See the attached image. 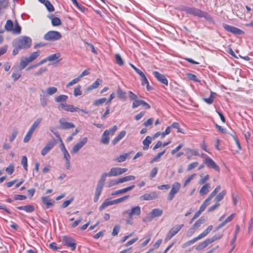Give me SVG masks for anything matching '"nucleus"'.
I'll return each mask as SVG.
<instances>
[{"label": "nucleus", "mask_w": 253, "mask_h": 253, "mask_svg": "<svg viewBox=\"0 0 253 253\" xmlns=\"http://www.w3.org/2000/svg\"><path fill=\"white\" fill-rule=\"evenodd\" d=\"M109 131L108 130H105L102 135V138L101 139V143L104 144H107L109 142Z\"/></svg>", "instance_id": "26"}, {"label": "nucleus", "mask_w": 253, "mask_h": 253, "mask_svg": "<svg viewBox=\"0 0 253 253\" xmlns=\"http://www.w3.org/2000/svg\"><path fill=\"white\" fill-rule=\"evenodd\" d=\"M223 27L225 30L235 35H242L244 34V32L242 30L234 26L223 24Z\"/></svg>", "instance_id": "12"}, {"label": "nucleus", "mask_w": 253, "mask_h": 253, "mask_svg": "<svg viewBox=\"0 0 253 253\" xmlns=\"http://www.w3.org/2000/svg\"><path fill=\"white\" fill-rule=\"evenodd\" d=\"M44 4L48 11L52 12L54 11V7L49 1L46 0L44 3Z\"/></svg>", "instance_id": "51"}, {"label": "nucleus", "mask_w": 253, "mask_h": 253, "mask_svg": "<svg viewBox=\"0 0 253 253\" xmlns=\"http://www.w3.org/2000/svg\"><path fill=\"white\" fill-rule=\"evenodd\" d=\"M33 133L34 132L30 131V130H28V131L27 132V134L25 136L24 139H23V141L24 143H27L30 141L31 137L32 136Z\"/></svg>", "instance_id": "49"}, {"label": "nucleus", "mask_w": 253, "mask_h": 253, "mask_svg": "<svg viewBox=\"0 0 253 253\" xmlns=\"http://www.w3.org/2000/svg\"><path fill=\"white\" fill-rule=\"evenodd\" d=\"M51 23L54 26H59L61 24L60 19L58 17H53L51 19Z\"/></svg>", "instance_id": "55"}, {"label": "nucleus", "mask_w": 253, "mask_h": 253, "mask_svg": "<svg viewBox=\"0 0 253 253\" xmlns=\"http://www.w3.org/2000/svg\"><path fill=\"white\" fill-rule=\"evenodd\" d=\"M126 132L125 131H122L118 136H117L112 141V144L115 145L121 140L126 135Z\"/></svg>", "instance_id": "35"}, {"label": "nucleus", "mask_w": 253, "mask_h": 253, "mask_svg": "<svg viewBox=\"0 0 253 253\" xmlns=\"http://www.w3.org/2000/svg\"><path fill=\"white\" fill-rule=\"evenodd\" d=\"M4 28L7 31L12 32L14 34H19L21 31V28L17 22H16L15 27L13 28V23L11 20L6 21Z\"/></svg>", "instance_id": "4"}, {"label": "nucleus", "mask_w": 253, "mask_h": 253, "mask_svg": "<svg viewBox=\"0 0 253 253\" xmlns=\"http://www.w3.org/2000/svg\"><path fill=\"white\" fill-rule=\"evenodd\" d=\"M196 173H193L192 175H191L190 176H189L187 179L185 181L183 186L186 187L191 181V180L194 178V177L195 176Z\"/></svg>", "instance_id": "62"}, {"label": "nucleus", "mask_w": 253, "mask_h": 253, "mask_svg": "<svg viewBox=\"0 0 253 253\" xmlns=\"http://www.w3.org/2000/svg\"><path fill=\"white\" fill-rule=\"evenodd\" d=\"M40 54L41 51L39 50L33 52L30 55V56L28 57H27L29 59V61L32 62V61H34L36 58H37L39 56Z\"/></svg>", "instance_id": "40"}, {"label": "nucleus", "mask_w": 253, "mask_h": 253, "mask_svg": "<svg viewBox=\"0 0 253 253\" xmlns=\"http://www.w3.org/2000/svg\"><path fill=\"white\" fill-rule=\"evenodd\" d=\"M32 43V39L27 36H22L15 39L12 42V46H16L17 47L22 49L29 48Z\"/></svg>", "instance_id": "2"}, {"label": "nucleus", "mask_w": 253, "mask_h": 253, "mask_svg": "<svg viewBox=\"0 0 253 253\" xmlns=\"http://www.w3.org/2000/svg\"><path fill=\"white\" fill-rule=\"evenodd\" d=\"M87 137H84L81 140L78 142L73 147L72 150L70 151L71 153L72 154H77L87 143Z\"/></svg>", "instance_id": "7"}, {"label": "nucleus", "mask_w": 253, "mask_h": 253, "mask_svg": "<svg viewBox=\"0 0 253 253\" xmlns=\"http://www.w3.org/2000/svg\"><path fill=\"white\" fill-rule=\"evenodd\" d=\"M226 193V191L225 190L222 191L218 194H217V195L216 196V197L215 198V201L217 203H218L219 202L221 201L223 199Z\"/></svg>", "instance_id": "44"}, {"label": "nucleus", "mask_w": 253, "mask_h": 253, "mask_svg": "<svg viewBox=\"0 0 253 253\" xmlns=\"http://www.w3.org/2000/svg\"><path fill=\"white\" fill-rule=\"evenodd\" d=\"M61 34L55 31H50L46 33L44 36V40L49 41H57L61 39Z\"/></svg>", "instance_id": "5"}, {"label": "nucleus", "mask_w": 253, "mask_h": 253, "mask_svg": "<svg viewBox=\"0 0 253 253\" xmlns=\"http://www.w3.org/2000/svg\"><path fill=\"white\" fill-rule=\"evenodd\" d=\"M103 187V186L97 184L93 199L94 202H97L98 201L99 197L102 193Z\"/></svg>", "instance_id": "17"}, {"label": "nucleus", "mask_w": 253, "mask_h": 253, "mask_svg": "<svg viewBox=\"0 0 253 253\" xmlns=\"http://www.w3.org/2000/svg\"><path fill=\"white\" fill-rule=\"evenodd\" d=\"M57 92V88L55 87H49L46 89V93L47 95H52Z\"/></svg>", "instance_id": "42"}, {"label": "nucleus", "mask_w": 253, "mask_h": 253, "mask_svg": "<svg viewBox=\"0 0 253 253\" xmlns=\"http://www.w3.org/2000/svg\"><path fill=\"white\" fill-rule=\"evenodd\" d=\"M212 229V225H210L202 233L196 237L197 240H200L207 236Z\"/></svg>", "instance_id": "24"}, {"label": "nucleus", "mask_w": 253, "mask_h": 253, "mask_svg": "<svg viewBox=\"0 0 253 253\" xmlns=\"http://www.w3.org/2000/svg\"><path fill=\"white\" fill-rule=\"evenodd\" d=\"M68 97L66 95H60L56 96L54 100L56 102L59 103V107H60V104H65L66 103V101L67 100Z\"/></svg>", "instance_id": "19"}, {"label": "nucleus", "mask_w": 253, "mask_h": 253, "mask_svg": "<svg viewBox=\"0 0 253 253\" xmlns=\"http://www.w3.org/2000/svg\"><path fill=\"white\" fill-rule=\"evenodd\" d=\"M30 62V61H29V59L27 57H26L23 59H21L20 63V69L22 70L24 69Z\"/></svg>", "instance_id": "43"}, {"label": "nucleus", "mask_w": 253, "mask_h": 253, "mask_svg": "<svg viewBox=\"0 0 253 253\" xmlns=\"http://www.w3.org/2000/svg\"><path fill=\"white\" fill-rule=\"evenodd\" d=\"M211 244L210 241L208 239L204 241V242L200 243L196 248V250L200 251L206 247H207L209 244Z\"/></svg>", "instance_id": "37"}, {"label": "nucleus", "mask_w": 253, "mask_h": 253, "mask_svg": "<svg viewBox=\"0 0 253 253\" xmlns=\"http://www.w3.org/2000/svg\"><path fill=\"white\" fill-rule=\"evenodd\" d=\"M153 75L155 76V77L157 79L158 81H159L161 83L165 84L168 85V81L165 75L160 74L158 71H154L153 72Z\"/></svg>", "instance_id": "16"}, {"label": "nucleus", "mask_w": 253, "mask_h": 253, "mask_svg": "<svg viewBox=\"0 0 253 253\" xmlns=\"http://www.w3.org/2000/svg\"><path fill=\"white\" fill-rule=\"evenodd\" d=\"M141 212V208L139 206H136L132 207L130 210L123 211L122 214L124 216L127 215V218L126 219V224L132 225L133 224V217L135 216H139Z\"/></svg>", "instance_id": "1"}, {"label": "nucleus", "mask_w": 253, "mask_h": 253, "mask_svg": "<svg viewBox=\"0 0 253 253\" xmlns=\"http://www.w3.org/2000/svg\"><path fill=\"white\" fill-rule=\"evenodd\" d=\"M60 128L63 129H68L74 128L75 125L73 123L66 122L64 118L59 120Z\"/></svg>", "instance_id": "14"}, {"label": "nucleus", "mask_w": 253, "mask_h": 253, "mask_svg": "<svg viewBox=\"0 0 253 253\" xmlns=\"http://www.w3.org/2000/svg\"><path fill=\"white\" fill-rule=\"evenodd\" d=\"M106 100L107 99H106V98H100V99L95 100L93 102V105H94V106H99L100 105H102L104 102H105Z\"/></svg>", "instance_id": "47"}, {"label": "nucleus", "mask_w": 253, "mask_h": 253, "mask_svg": "<svg viewBox=\"0 0 253 253\" xmlns=\"http://www.w3.org/2000/svg\"><path fill=\"white\" fill-rule=\"evenodd\" d=\"M21 76V73L20 71L15 70L11 75L13 81H17Z\"/></svg>", "instance_id": "41"}, {"label": "nucleus", "mask_w": 253, "mask_h": 253, "mask_svg": "<svg viewBox=\"0 0 253 253\" xmlns=\"http://www.w3.org/2000/svg\"><path fill=\"white\" fill-rule=\"evenodd\" d=\"M81 86L80 85H78L77 87L74 88V95L76 97L81 95L82 94V92L81 90Z\"/></svg>", "instance_id": "53"}, {"label": "nucleus", "mask_w": 253, "mask_h": 253, "mask_svg": "<svg viewBox=\"0 0 253 253\" xmlns=\"http://www.w3.org/2000/svg\"><path fill=\"white\" fill-rule=\"evenodd\" d=\"M117 95L119 98L125 101L126 99V93L123 91L120 87L117 89Z\"/></svg>", "instance_id": "36"}, {"label": "nucleus", "mask_w": 253, "mask_h": 253, "mask_svg": "<svg viewBox=\"0 0 253 253\" xmlns=\"http://www.w3.org/2000/svg\"><path fill=\"white\" fill-rule=\"evenodd\" d=\"M128 97L131 100L133 101L132 105L133 109L136 108L139 106L141 105L142 100L138 99L137 96L133 93L131 91L128 92Z\"/></svg>", "instance_id": "9"}, {"label": "nucleus", "mask_w": 253, "mask_h": 253, "mask_svg": "<svg viewBox=\"0 0 253 253\" xmlns=\"http://www.w3.org/2000/svg\"><path fill=\"white\" fill-rule=\"evenodd\" d=\"M153 218L154 217H153L151 213H150L142 219V221L144 222H151Z\"/></svg>", "instance_id": "64"}, {"label": "nucleus", "mask_w": 253, "mask_h": 253, "mask_svg": "<svg viewBox=\"0 0 253 253\" xmlns=\"http://www.w3.org/2000/svg\"><path fill=\"white\" fill-rule=\"evenodd\" d=\"M198 240H197L196 237H195L193 239H192L191 240H189V241L184 243V244H183L182 245V248H185L187 247H188V246H190V245L195 243Z\"/></svg>", "instance_id": "50"}, {"label": "nucleus", "mask_w": 253, "mask_h": 253, "mask_svg": "<svg viewBox=\"0 0 253 253\" xmlns=\"http://www.w3.org/2000/svg\"><path fill=\"white\" fill-rule=\"evenodd\" d=\"M101 80L100 79H97L92 84H91L90 85L88 86L87 87L86 90L89 91L93 89L96 88L99 86V85L101 84Z\"/></svg>", "instance_id": "29"}, {"label": "nucleus", "mask_w": 253, "mask_h": 253, "mask_svg": "<svg viewBox=\"0 0 253 253\" xmlns=\"http://www.w3.org/2000/svg\"><path fill=\"white\" fill-rule=\"evenodd\" d=\"M141 83H142V85H146L147 89H148L149 83H148V80L146 78V77L145 76V75H144L142 77H141Z\"/></svg>", "instance_id": "61"}, {"label": "nucleus", "mask_w": 253, "mask_h": 253, "mask_svg": "<svg viewBox=\"0 0 253 253\" xmlns=\"http://www.w3.org/2000/svg\"><path fill=\"white\" fill-rule=\"evenodd\" d=\"M62 244L64 246L70 248L72 251L75 250L76 248V244L75 240L68 236H64L63 237Z\"/></svg>", "instance_id": "8"}, {"label": "nucleus", "mask_w": 253, "mask_h": 253, "mask_svg": "<svg viewBox=\"0 0 253 253\" xmlns=\"http://www.w3.org/2000/svg\"><path fill=\"white\" fill-rule=\"evenodd\" d=\"M8 0H0V9L5 8L8 5Z\"/></svg>", "instance_id": "63"}, {"label": "nucleus", "mask_w": 253, "mask_h": 253, "mask_svg": "<svg viewBox=\"0 0 253 253\" xmlns=\"http://www.w3.org/2000/svg\"><path fill=\"white\" fill-rule=\"evenodd\" d=\"M40 100L41 105L42 107L44 108L47 105V99L45 97L41 95Z\"/></svg>", "instance_id": "54"}, {"label": "nucleus", "mask_w": 253, "mask_h": 253, "mask_svg": "<svg viewBox=\"0 0 253 253\" xmlns=\"http://www.w3.org/2000/svg\"><path fill=\"white\" fill-rule=\"evenodd\" d=\"M221 187L220 186H217L214 190L210 194L208 198L211 200L213 197L217 194V193L220 190Z\"/></svg>", "instance_id": "52"}, {"label": "nucleus", "mask_w": 253, "mask_h": 253, "mask_svg": "<svg viewBox=\"0 0 253 253\" xmlns=\"http://www.w3.org/2000/svg\"><path fill=\"white\" fill-rule=\"evenodd\" d=\"M214 94V92H211V96L209 98H204L203 100L205 102H206L208 104H211L212 103L213 101V99L212 98V94Z\"/></svg>", "instance_id": "59"}, {"label": "nucleus", "mask_w": 253, "mask_h": 253, "mask_svg": "<svg viewBox=\"0 0 253 253\" xmlns=\"http://www.w3.org/2000/svg\"><path fill=\"white\" fill-rule=\"evenodd\" d=\"M118 184L119 183L118 179L111 180L107 182L106 186L108 187H111Z\"/></svg>", "instance_id": "57"}, {"label": "nucleus", "mask_w": 253, "mask_h": 253, "mask_svg": "<svg viewBox=\"0 0 253 253\" xmlns=\"http://www.w3.org/2000/svg\"><path fill=\"white\" fill-rule=\"evenodd\" d=\"M181 184L178 182H175L171 187L170 192L168 196V200L171 201L174 198L175 194L179 191Z\"/></svg>", "instance_id": "6"}, {"label": "nucleus", "mask_w": 253, "mask_h": 253, "mask_svg": "<svg viewBox=\"0 0 253 253\" xmlns=\"http://www.w3.org/2000/svg\"><path fill=\"white\" fill-rule=\"evenodd\" d=\"M183 226V224H180L175 228H172L169 232L172 234V235L174 236L179 231H180Z\"/></svg>", "instance_id": "45"}, {"label": "nucleus", "mask_w": 253, "mask_h": 253, "mask_svg": "<svg viewBox=\"0 0 253 253\" xmlns=\"http://www.w3.org/2000/svg\"><path fill=\"white\" fill-rule=\"evenodd\" d=\"M21 164L22 165L24 169L26 170H27V159L25 156L22 157Z\"/></svg>", "instance_id": "60"}, {"label": "nucleus", "mask_w": 253, "mask_h": 253, "mask_svg": "<svg viewBox=\"0 0 253 253\" xmlns=\"http://www.w3.org/2000/svg\"><path fill=\"white\" fill-rule=\"evenodd\" d=\"M158 198V193L157 192L153 191L149 193H145L140 197L141 200H152Z\"/></svg>", "instance_id": "13"}, {"label": "nucleus", "mask_w": 253, "mask_h": 253, "mask_svg": "<svg viewBox=\"0 0 253 253\" xmlns=\"http://www.w3.org/2000/svg\"><path fill=\"white\" fill-rule=\"evenodd\" d=\"M211 200L208 197L201 205L198 212L201 214L203 211H204L206 207L210 204Z\"/></svg>", "instance_id": "34"}, {"label": "nucleus", "mask_w": 253, "mask_h": 253, "mask_svg": "<svg viewBox=\"0 0 253 253\" xmlns=\"http://www.w3.org/2000/svg\"><path fill=\"white\" fill-rule=\"evenodd\" d=\"M163 212V210L159 208L154 209L150 212L154 218L161 216Z\"/></svg>", "instance_id": "30"}, {"label": "nucleus", "mask_w": 253, "mask_h": 253, "mask_svg": "<svg viewBox=\"0 0 253 253\" xmlns=\"http://www.w3.org/2000/svg\"><path fill=\"white\" fill-rule=\"evenodd\" d=\"M114 201L113 200L109 201L108 200H106L99 207V209L100 211H102L106 207H108L109 206L114 205Z\"/></svg>", "instance_id": "38"}, {"label": "nucleus", "mask_w": 253, "mask_h": 253, "mask_svg": "<svg viewBox=\"0 0 253 253\" xmlns=\"http://www.w3.org/2000/svg\"><path fill=\"white\" fill-rule=\"evenodd\" d=\"M115 61L116 63L120 66L124 65V61L119 54H116L115 55Z\"/></svg>", "instance_id": "48"}, {"label": "nucleus", "mask_w": 253, "mask_h": 253, "mask_svg": "<svg viewBox=\"0 0 253 253\" xmlns=\"http://www.w3.org/2000/svg\"><path fill=\"white\" fill-rule=\"evenodd\" d=\"M55 140L50 141L47 142L45 146L41 151V154L42 156L46 155L55 145Z\"/></svg>", "instance_id": "11"}, {"label": "nucleus", "mask_w": 253, "mask_h": 253, "mask_svg": "<svg viewBox=\"0 0 253 253\" xmlns=\"http://www.w3.org/2000/svg\"><path fill=\"white\" fill-rule=\"evenodd\" d=\"M19 210H24L27 212H32L34 211V208L31 205H26L25 206H19L16 208Z\"/></svg>", "instance_id": "31"}, {"label": "nucleus", "mask_w": 253, "mask_h": 253, "mask_svg": "<svg viewBox=\"0 0 253 253\" xmlns=\"http://www.w3.org/2000/svg\"><path fill=\"white\" fill-rule=\"evenodd\" d=\"M135 178L133 175H128L118 179L119 183H122L126 181L133 180Z\"/></svg>", "instance_id": "39"}, {"label": "nucleus", "mask_w": 253, "mask_h": 253, "mask_svg": "<svg viewBox=\"0 0 253 253\" xmlns=\"http://www.w3.org/2000/svg\"><path fill=\"white\" fill-rule=\"evenodd\" d=\"M42 202L46 206L47 209L49 208L54 203V201L49 198L48 197H42Z\"/></svg>", "instance_id": "21"}, {"label": "nucleus", "mask_w": 253, "mask_h": 253, "mask_svg": "<svg viewBox=\"0 0 253 253\" xmlns=\"http://www.w3.org/2000/svg\"><path fill=\"white\" fill-rule=\"evenodd\" d=\"M206 221V219L204 217H201L193 225L192 227L196 230L202 224L204 223Z\"/></svg>", "instance_id": "27"}, {"label": "nucleus", "mask_w": 253, "mask_h": 253, "mask_svg": "<svg viewBox=\"0 0 253 253\" xmlns=\"http://www.w3.org/2000/svg\"><path fill=\"white\" fill-rule=\"evenodd\" d=\"M212 229V225H210L202 233L196 237L197 240H200L207 236Z\"/></svg>", "instance_id": "23"}, {"label": "nucleus", "mask_w": 253, "mask_h": 253, "mask_svg": "<svg viewBox=\"0 0 253 253\" xmlns=\"http://www.w3.org/2000/svg\"><path fill=\"white\" fill-rule=\"evenodd\" d=\"M129 153H125L124 154L121 155L116 159V160L118 162H123L126 161V158L129 156Z\"/></svg>", "instance_id": "46"}, {"label": "nucleus", "mask_w": 253, "mask_h": 253, "mask_svg": "<svg viewBox=\"0 0 253 253\" xmlns=\"http://www.w3.org/2000/svg\"><path fill=\"white\" fill-rule=\"evenodd\" d=\"M212 229V225H210L202 233L196 237L197 240H200L207 236Z\"/></svg>", "instance_id": "22"}, {"label": "nucleus", "mask_w": 253, "mask_h": 253, "mask_svg": "<svg viewBox=\"0 0 253 253\" xmlns=\"http://www.w3.org/2000/svg\"><path fill=\"white\" fill-rule=\"evenodd\" d=\"M152 140V138L150 136H147L145 139L143 141V147L144 150L148 149L149 145L151 144Z\"/></svg>", "instance_id": "28"}, {"label": "nucleus", "mask_w": 253, "mask_h": 253, "mask_svg": "<svg viewBox=\"0 0 253 253\" xmlns=\"http://www.w3.org/2000/svg\"><path fill=\"white\" fill-rule=\"evenodd\" d=\"M42 121V119L41 118L37 119L32 125L29 130L34 132L37 129V128L38 127L39 125L41 123Z\"/></svg>", "instance_id": "33"}, {"label": "nucleus", "mask_w": 253, "mask_h": 253, "mask_svg": "<svg viewBox=\"0 0 253 253\" xmlns=\"http://www.w3.org/2000/svg\"><path fill=\"white\" fill-rule=\"evenodd\" d=\"M187 152V159H190L193 156H199V150L198 149H192L189 148L184 149Z\"/></svg>", "instance_id": "18"}, {"label": "nucleus", "mask_w": 253, "mask_h": 253, "mask_svg": "<svg viewBox=\"0 0 253 253\" xmlns=\"http://www.w3.org/2000/svg\"><path fill=\"white\" fill-rule=\"evenodd\" d=\"M205 164L210 168H212L219 172L220 169L216 164L210 157H207L205 160Z\"/></svg>", "instance_id": "15"}, {"label": "nucleus", "mask_w": 253, "mask_h": 253, "mask_svg": "<svg viewBox=\"0 0 253 253\" xmlns=\"http://www.w3.org/2000/svg\"><path fill=\"white\" fill-rule=\"evenodd\" d=\"M134 187H135V186L134 185H132L130 186H129V187L120 189V190H117V191L113 192L112 193V195H113V196L117 195H120L121 194L126 193L127 191H129L132 190Z\"/></svg>", "instance_id": "25"}, {"label": "nucleus", "mask_w": 253, "mask_h": 253, "mask_svg": "<svg viewBox=\"0 0 253 253\" xmlns=\"http://www.w3.org/2000/svg\"><path fill=\"white\" fill-rule=\"evenodd\" d=\"M107 176L111 177L109 172H105L103 173L100 177V179L99 180V181L97 182V184L103 186L104 185L105 182L106 181V177Z\"/></svg>", "instance_id": "32"}, {"label": "nucleus", "mask_w": 253, "mask_h": 253, "mask_svg": "<svg viewBox=\"0 0 253 253\" xmlns=\"http://www.w3.org/2000/svg\"><path fill=\"white\" fill-rule=\"evenodd\" d=\"M166 152V150H164L163 151L158 153L150 162L151 163H153L158 161L162 156H163Z\"/></svg>", "instance_id": "58"}, {"label": "nucleus", "mask_w": 253, "mask_h": 253, "mask_svg": "<svg viewBox=\"0 0 253 253\" xmlns=\"http://www.w3.org/2000/svg\"><path fill=\"white\" fill-rule=\"evenodd\" d=\"M182 10L187 13L193 14L199 17H204L206 20H211V16L206 12L201 10L195 7H184Z\"/></svg>", "instance_id": "3"}, {"label": "nucleus", "mask_w": 253, "mask_h": 253, "mask_svg": "<svg viewBox=\"0 0 253 253\" xmlns=\"http://www.w3.org/2000/svg\"><path fill=\"white\" fill-rule=\"evenodd\" d=\"M59 57V54L55 53L48 56L46 57V59H47L49 61H52L58 59Z\"/></svg>", "instance_id": "56"}, {"label": "nucleus", "mask_w": 253, "mask_h": 253, "mask_svg": "<svg viewBox=\"0 0 253 253\" xmlns=\"http://www.w3.org/2000/svg\"><path fill=\"white\" fill-rule=\"evenodd\" d=\"M211 187L210 184L208 183L204 185L200 189L199 191V194L200 196H204L207 194L209 191L210 188Z\"/></svg>", "instance_id": "20"}, {"label": "nucleus", "mask_w": 253, "mask_h": 253, "mask_svg": "<svg viewBox=\"0 0 253 253\" xmlns=\"http://www.w3.org/2000/svg\"><path fill=\"white\" fill-rule=\"evenodd\" d=\"M127 170L126 168H112L109 171L110 175L111 176H117L119 175H121Z\"/></svg>", "instance_id": "10"}]
</instances>
